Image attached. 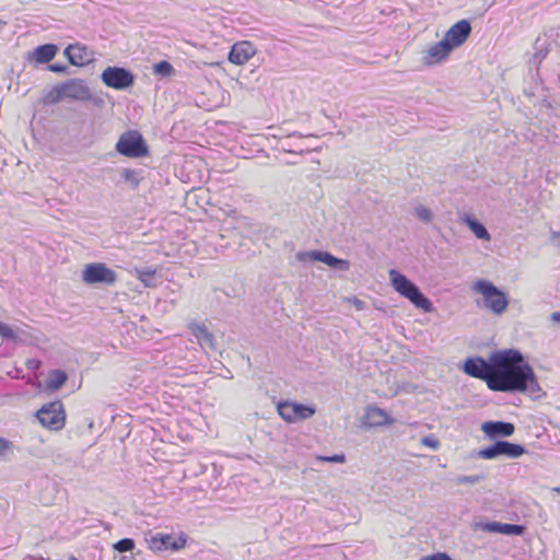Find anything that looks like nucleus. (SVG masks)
Instances as JSON below:
<instances>
[{
  "label": "nucleus",
  "instance_id": "f257e3e1",
  "mask_svg": "<svg viewBox=\"0 0 560 560\" xmlns=\"http://www.w3.org/2000/svg\"><path fill=\"white\" fill-rule=\"evenodd\" d=\"M464 372L487 383L491 390L537 395L540 387L530 365L518 350L508 349L492 352L488 360L468 358L463 363Z\"/></svg>",
  "mask_w": 560,
  "mask_h": 560
},
{
  "label": "nucleus",
  "instance_id": "f03ea898",
  "mask_svg": "<svg viewBox=\"0 0 560 560\" xmlns=\"http://www.w3.org/2000/svg\"><path fill=\"white\" fill-rule=\"evenodd\" d=\"M472 290L481 295L477 304L495 316H501L508 308L506 294L488 280H478L472 284Z\"/></svg>",
  "mask_w": 560,
  "mask_h": 560
},
{
  "label": "nucleus",
  "instance_id": "7ed1b4c3",
  "mask_svg": "<svg viewBox=\"0 0 560 560\" xmlns=\"http://www.w3.org/2000/svg\"><path fill=\"white\" fill-rule=\"evenodd\" d=\"M388 276L390 284L396 292L409 300L417 308L423 312L432 311L431 301L420 291L416 283L396 269H390Z\"/></svg>",
  "mask_w": 560,
  "mask_h": 560
},
{
  "label": "nucleus",
  "instance_id": "20e7f679",
  "mask_svg": "<svg viewBox=\"0 0 560 560\" xmlns=\"http://www.w3.org/2000/svg\"><path fill=\"white\" fill-rule=\"evenodd\" d=\"M455 48V24L446 32L444 38L422 51V63L432 67L444 61Z\"/></svg>",
  "mask_w": 560,
  "mask_h": 560
},
{
  "label": "nucleus",
  "instance_id": "39448f33",
  "mask_svg": "<svg viewBox=\"0 0 560 560\" xmlns=\"http://www.w3.org/2000/svg\"><path fill=\"white\" fill-rule=\"evenodd\" d=\"M116 151L127 158H142L148 155L149 149L142 137L137 130H129L124 132L116 145Z\"/></svg>",
  "mask_w": 560,
  "mask_h": 560
},
{
  "label": "nucleus",
  "instance_id": "423d86ee",
  "mask_svg": "<svg viewBox=\"0 0 560 560\" xmlns=\"http://www.w3.org/2000/svg\"><path fill=\"white\" fill-rule=\"evenodd\" d=\"M82 280L86 284L112 285L117 281V273L104 262H92L84 267Z\"/></svg>",
  "mask_w": 560,
  "mask_h": 560
},
{
  "label": "nucleus",
  "instance_id": "0eeeda50",
  "mask_svg": "<svg viewBox=\"0 0 560 560\" xmlns=\"http://www.w3.org/2000/svg\"><path fill=\"white\" fill-rule=\"evenodd\" d=\"M524 446L508 441H495L492 445L478 451V456L483 459H493L499 456L506 458H518L525 454Z\"/></svg>",
  "mask_w": 560,
  "mask_h": 560
},
{
  "label": "nucleus",
  "instance_id": "6e6552de",
  "mask_svg": "<svg viewBox=\"0 0 560 560\" xmlns=\"http://www.w3.org/2000/svg\"><path fill=\"white\" fill-rule=\"evenodd\" d=\"M101 78L105 85L115 90H126L135 83L132 72L122 67H107Z\"/></svg>",
  "mask_w": 560,
  "mask_h": 560
},
{
  "label": "nucleus",
  "instance_id": "1a4fd4ad",
  "mask_svg": "<svg viewBox=\"0 0 560 560\" xmlns=\"http://www.w3.org/2000/svg\"><path fill=\"white\" fill-rule=\"evenodd\" d=\"M296 259L301 262L310 260L320 261L328 267L340 271H347L350 268L349 260L335 257L332 254L323 250L299 252L296 254Z\"/></svg>",
  "mask_w": 560,
  "mask_h": 560
},
{
  "label": "nucleus",
  "instance_id": "9d476101",
  "mask_svg": "<svg viewBox=\"0 0 560 560\" xmlns=\"http://www.w3.org/2000/svg\"><path fill=\"white\" fill-rule=\"evenodd\" d=\"M54 92L57 94V98L67 97L84 101L91 97L89 88L81 79H70L55 86Z\"/></svg>",
  "mask_w": 560,
  "mask_h": 560
},
{
  "label": "nucleus",
  "instance_id": "9b49d317",
  "mask_svg": "<svg viewBox=\"0 0 560 560\" xmlns=\"http://www.w3.org/2000/svg\"><path fill=\"white\" fill-rule=\"evenodd\" d=\"M63 55L68 61L77 67H83L93 60V54L81 44H70L65 48Z\"/></svg>",
  "mask_w": 560,
  "mask_h": 560
},
{
  "label": "nucleus",
  "instance_id": "f8f14e48",
  "mask_svg": "<svg viewBox=\"0 0 560 560\" xmlns=\"http://www.w3.org/2000/svg\"><path fill=\"white\" fill-rule=\"evenodd\" d=\"M304 137L301 133L293 132L281 138L278 141L279 150L291 154H303L310 151V148L304 144Z\"/></svg>",
  "mask_w": 560,
  "mask_h": 560
},
{
  "label": "nucleus",
  "instance_id": "ddd939ff",
  "mask_svg": "<svg viewBox=\"0 0 560 560\" xmlns=\"http://www.w3.org/2000/svg\"><path fill=\"white\" fill-rule=\"evenodd\" d=\"M256 54L255 46L248 40L235 43L229 52V60L235 65H244Z\"/></svg>",
  "mask_w": 560,
  "mask_h": 560
},
{
  "label": "nucleus",
  "instance_id": "4468645a",
  "mask_svg": "<svg viewBox=\"0 0 560 560\" xmlns=\"http://www.w3.org/2000/svg\"><path fill=\"white\" fill-rule=\"evenodd\" d=\"M36 420H66L67 415L60 400L43 405L35 413Z\"/></svg>",
  "mask_w": 560,
  "mask_h": 560
},
{
  "label": "nucleus",
  "instance_id": "2eb2a0df",
  "mask_svg": "<svg viewBox=\"0 0 560 560\" xmlns=\"http://www.w3.org/2000/svg\"><path fill=\"white\" fill-rule=\"evenodd\" d=\"M150 548L154 551L179 550L184 547V539H175L171 535L156 534L149 540Z\"/></svg>",
  "mask_w": 560,
  "mask_h": 560
},
{
  "label": "nucleus",
  "instance_id": "dca6fc26",
  "mask_svg": "<svg viewBox=\"0 0 560 560\" xmlns=\"http://www.w3.org/2000/svg\"><path fill=\"white\" fill-rule=\"evenodd\" d=\"M480 528L487 533H499L508 536H522L525 533V526L523 525L500 522L482 523Z\"/></svg>",
  "mask_w": 560,
  "mask_h": 560
},
{
  "label": "nucleus",
  "instance_id": "f3484780",
  "mask_svg": "<svg viewBox=\"0 0 560 560\" xmlns=\"http://www.w3.org/2000/svg\"><path fill=\"white\" fill-rule=\"evenodd\" d=\"M514 425L512 422H482L481 431L490 440L498 438L510 436L514 432Z\"/></svg>",
  "mask_w": 560,
  "mask_h": 560
},
{
  "label": "nucleus",
  "instance_id": "a211bd4d",
  "mask_svg": "<svg viewBox=\"0 0 560 560\" xmlns=\"http://www.w3.org/2000/svg\"><path fill=\"white\" fill-rule=\"evenodd\" d=\"M58 51V47L55 44H44L36 47L32 56L38 63H47L52 60Z\"/></svg>",
  "mask_w": 560,
  "mask_h": 560
},
{
  "label": "nucleus",
  "instance_id": "6ab92c4d",
  "mask_svg": "<svg viewBox=\"0 0 560 560\" xmlns=\"http://www.w3.org/2000/svg\"><path fill=\"white\" fill-rule=\"evenodd\" d=\"M462 221L466 223L468 229L475 234V236L482 241H490L491 236L485 225L479 222L476 218L465 215Z\"/></svg>",
  "mask_w": 560,
  "mask_h": 560
},
{
  "label": "nucleus",
  "instance_id": "aec40b11",
  "mask_svg": "<svg viewBox=\"0 0 560 560\" xmlns=\"http://www.w3.org/2000/svg\"><path fill=\"white\" fill-rule=\"evenodd\" d=\"M191 332L197 338L202 347L214 348L213 336L208 331L203 325H192Z\"/></svg>",
  "mask_w": 560,
  "mask_h": 560
},
{
  "label": "nucleus",
  "instance_id": "412c9836",
  "mask_svg": "<svg viewBox=\"0 0 560 560\" xmlns=\"http://www.w3.org/2000/svg\"><path fill=\"white\" fill-rule=\"evenodd\" d=\"M68 376L62 370H52L46 380V386L50 390L59 389L67 381Z\"/></svg>",
  "mask_w": 560,
  "mask_h": 560
},
{
  "label": "nucleus",
  "instance_id": "4be33fe9",
  "mask_svg": "<svg viewBox=\"0 0 560 560\" xmlns=\"http://www.w3.org/2000/svg\"><path fill=\"white\" fill-rule=\"evenodd\" d=\"M137 278L147 287L154 288L158 284L155 270L151 268H142L136 270Z\"/></svg>",
  "mask_w": 560,
  "mask_h": 560
},
{
  "label": "nucleus",
  "instance_id": "5701e85b",
  "mask_svg": "<svg viewBox=\"0 0 560 560\" xmlns=\"http://www.w3.org/2000/svg\"><path fill=\"white\" fill-rule=\"evenodd\" d=\"M294 411V418H298L299 420H305L311 417H313L316 412V409L314 406L311 405H303L294 402V407L292 409Z\"/></svg>",
  "mask_w": 560,
  "mask_h": 560
},
{
  "label": "nucleus",
  "instance_id": "b1692460",
  "mask_svg": "<svg viewBox=\"0 0 560 560\" xmlns=\"http://www.w3.org/2000/svg\"><path fill=\"white\" fill-rule=\"evenodd\" d=\"M471 33V26L468 20L457 21V47L462 46Z\"/></svg>",
  "mask_w": 560,
  "mask_h": 560
},
{
  "label": "nucleus",
  "instance_id": "393cba45",
  "mask_svg": "<svg viewBox=\"0 0 560 560\" xmlns=\"http://www.w3.org/2000/svg\"><path fill=\"white\" fill-rule=\"evenodd\" d=\"M293 407L294 402L291 401H280L275 406L282 420H294Z\"/></svg>",
  "mask_w": 560,
  "mask_h": 560
},
{
  "label": "nucleus",
  "instance_id": "a878e982",
  "mask_svg": "<svg viewBox=\"0 0 560 560\" xmlns=\"http://www.w3.org/2000/svg\"><path fill=\"white\" fill-rule=\"evenodd\" d=\"M121 178L130 185L132 189H136L139 186L140 179L138 177V172L131 168H124L121 172Z\"/></svg>",
  "mask_w": 560,
  "mask_h": 560
},
{
  "label": "nucleus",
  "instance_id": "bb28decb",
  "mask_svg": "<svg viewBox=\"0 0 560 560\" xmlns=\"http://www.w3.org/2000/svg\"><path fill=\"white\" fill-rule=\"evenodd\" d=\"M153 72L161 77H168L174 72V68L168 61L162 60L153 66Z\"/></svg>",
  "mask_w": 560,
  "mask_h": 560
},
{
  "label": "nucleus",
  "instance_id": "cd10ccee",
  "mask_svg": "<svg viewBox=\"0 0 560 560\" xmlns=\"http://www.w3.org/2000/svg\"><path fill=\"white\" fill-rule=\"evenodd\" d=\"M413 214L424 223H430L432 221L433 214L430 209L427 207L419 205L415 208Z\"/></svg>",
  "mask_w": 560,
  "mask_h": 560
},
{
  "label": "nucleus",
  "instance_id": "c85d7f7f",
  "mask_svg": "<svg viewBox=\"0 0 560 560\" xmlns=\"http://www.w3.org/2000/svg\"><path fill=\"white\" fill-rule=\"evenodd\" d=\"M114 548L119 552L131 551L135 548V541L131 538H122L114 545Z\"/></svg>",
  "mask_w": 560,
  "mask_h": 560
},
{
  "label": "nucleus",
  "instance_id": "c756f323",
  "mask_svg": "<svg viewBox=\"0 0 560 560\" xmlns=\"http://www.w3.org/2000/svg\"><path fill=\"white\" fill-rule=\"evenodd\" d=\"M317 462H324V463H337V464H343L346 462V455L345 454H335L331 456H323L318 455L315 457Z\"/></svg>",
  "mask_w": 560,
  "mask_h": 560
},
{
  "label": "nucleus",
  "instance_id": "7c9ffc66",
  "mask_svg": "<svg viewBox=\"0 0 560 560\" xmlns=\"http://www.w3.org/2000/svg\"><path fill=\"white\" fill-rule=\"evenodd\" d=\"M0 336L4 340H11V341H15L18 338L15 332L13 331V329L9 325H7L2 322H0Z\"/></svg>",
  "mask_w": 560,
  "mask_h": 560
},
{
  "label": "nucleus",
  "instance_id": "2f4dec72",
  "mask_svg": "<svg viewBox=\"0 0 560 560\" xmlns=\"http://www.w3.org/2000/svg\"><path fill=\"white\" fill-rule=\"evenodd\" d=\"M13 450L12 442L0 438V460L4 459L9 453Z\"/></svg>",
  "mask_w": 560,
  "mask_h": 560
},
{
  "label": "nucleus",
  "instance_id": "473e14b6",
  "mask_svg": "<svg viewBox=\"0 0 560 560\" xmlns=\"http://www.w3.org/2000/svg\"><path fill=\"white\" fill-rule=\"evenodd\" d=\"M420 443H421V445L428 446V447H430L432 450H436L439 447V445H440L439 440L434 435H432V434L423 436L420 440Z\"/></svg>",
  "mask_w": 560,
  "mask_h": 560
},
{
  "label": "nucleus",
  "instance_id": "72a5a7b5",
  "mask_svg": "<svg viewBox=\"0 0 560 560\" xmlns=\"http://www.w3.org/2000/svg\"><path fill=\"white\" fill-rule=\"evenodd\" d=\"M374 416H381V417H383V420H393L389 416H387V413L383 409L375 407V406L368 407L366 417H374Z\"/></svg>",
  "mask_w": 560,
  "mask_h": 560
},
{
  "label": "nucleus",
  "instance_id": "f704fd0d",
  "mask_svg": "<svg viewBox=\"0 0 560 560\" xmlns=\"http://www.w3.org/2000/svg\"><path fill=\"white\" fill-rule=\"evenodd\" d=\"M483 477L479 475L475 476H457V483L475 485L479 482Z\"/></svg>",
  "mask_w": 560,
  "mask_h": 560
},
{
  "label": "nucleus",
  "instance_id": "c9c22d12",
  "mask_svg": "<svg viewBox=\"0 0 560 560\" xmlns=\"http://www.w3.org/2000/svg\"><path fill=\"white\" fill-rule=\"evenodd\" d=\"M104 417L110 418L112 421H115L117 418H122L125 416L122 413H118L116 407L108 406L104 411Z\"/></svg>",
  "mask_w": 560,
  "mask_h": 560
},
{
  "label": "nucleus",
  "instance_id": "e433bc0d",
  "mask_svg": "<svg viewBox=\"0 0 560 560\" xmlns=\"http://www.w3.org/2000/svg\"><path fill=\"white\" fill-rule=\"evenodd\" d=\"M42 427L48 431H60L65 427V422H39Z\"/></svg>",
  "mask_w": 560,
  "mask_h": 560
},
{
  "label": "nucleus",
  "instance_id": "4c0bfd02",
  "mask_svg": "<svg viewBox=\"0 0 560 560\" xmlns=\"http://www.w3.org/2000/svg\"><path fill=\"white\" fill-rule=\"evenodd\" d=\"M48 69L51 72H56V73H66L68 70V66L65 63H50L48 66Z\"/></svg>",
  "mask_w": 560,
  "mask_h": 560
},
{
  "label": "nucleus",
  "instance_id": "58836bf2",
  "mask_svg": "<svg viewBox=\"0 0 560 560\" xmlns=\"http://www.w3.org/2000/svg\"><path fill=\"white\" fill-rule=\"evenodd\" d=\"M399 389L405 393H411L417 389V386L413 384L407 383V384H404L401 387H399Z\"/></svg>",
  "mask_w": 560,
  "mask_h": 560
},
{
  "label": "nucleus",
  "instance_id": "ea45409f",
  "mask_svg": "<svg viewBox=\"0 0 560 560\" xmlns=\"http://www.w3.org/2000/svg\"><path fill=\"white\" fill-rule=\"evenodd\" d=\"M551 241L555 245L560 246V231L551 234Z\"/></svg>",
  "mask_w": 560,
  "mask_h": 560
},
{
  "label": "nucleus",
  "instance_id": "a19ab883",
  "mask_svg": "<svg viewBox=\"0 0 560 560\" xmlns=\"http://www.w3.org/2000/svg\"><path fill=\"white\" fill-rule=\"evenodd\" d=\"M361 428H364V429H369V428H372L376 424H383L384 422H368V421H364V422H361Z\"/></svg>",
  "mask_w": 560,
  "mask_h": 560
},
{
  "label": "nucleus",
  "instance_id": "79ce46f5",
  "mask_svg": "<svg viewBox=\"0 0 560 560\" xmlns=\"http://www.w3.org/2000/svg\"><path fill=\"white\" fill-rule=\"evenodd\" d=\"M551 319L553 322L560 323V312H556L551 314Z\"/></svg>",
  "mask_w": 560,
  "mask_h": 560
},
{
  "label": "nucleus",
  "instance_id": "37998d69",
  "mask_svg": "<svg viewBox=\"0 0 560 560\" xmlns=\"http://www.w3.org/2000/svg\"><path fill=\"white\" fill-rule=\"evenodd\" d=\"M93 424H94V422H88V423H86V422H84V427H85V429H88V430L92 429V428H93Z\"/></svg>",
  "mask_w": 560,
  "mask_h": 560
},
{
  "label": "nucleus",
  "instance_id": "c03bdc74",
  "mask_svg": "<svg viewBox=\"0 0 560 560\" xmlns=\"http://www.w3.org/2000/svg\"><path fill=\"white\" fill-rule=\"evenodd\" d=\"M539 55H540V57H541V58H545V57H546V55H547V50H545V51L540 50V51H539Z\"/></svg>",
  "mask_w": 560,
  "mask_h": 560
},
{
  "label": "nucleus",
  "instance_id": "a18cd8bd",
  "mask_svg": "<svg viewBox=\"0 0 560 560\" xmlns=\"http://www.w3.org/2000/svg\"><path fill=\"white\" fill-rule=\"evenodd\" d=\"M552 491H555V492H557V493H559V494H560V487H556V488H553V489H552Z\"/></svg>",
  "mask_w": 560,
  "mask_h": 560
},
{
  "label": "nucleus",
  "instance_id": "49530a36",
  "mask_svg": "<svg viewBox=\"0 0 560 560\" xmlns=\"http://www.w3.org/2000/svg\"><path fill=\"white\" fill-rule=\"evenodd\" d=\"M70 560H77L75 558H71Z\"/></svg>",
  "mask_w": 560,
  "mask_h": 560
}]
</instances>
